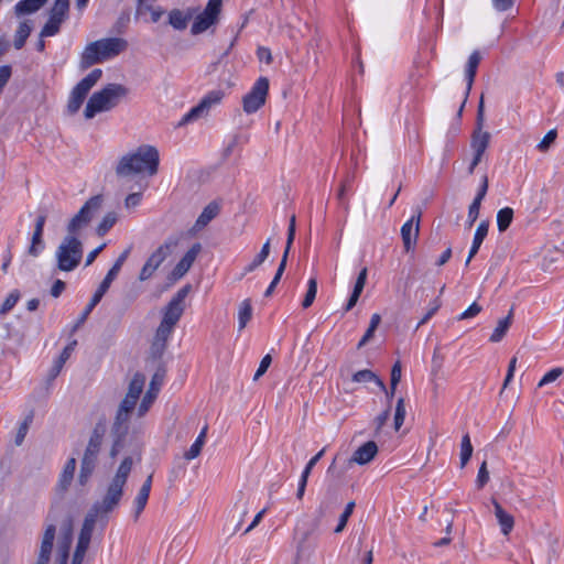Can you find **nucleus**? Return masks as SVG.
I'll return each instance as SVG.
<instances>
[{
  "label": "nucleus",
  "instance_id": "50",
  "mask_svg": "<svg viewBox=\"0 0 564 564\" xmlns=\"http://www.w3.org/2000/svg\"><path fill=\"white\" fill-rule=\"evenodd\" d=\"M154 3H150L149 9H142L140 12H138V6L135 7V19L142 17L143 14L150 12L151 14V21L153 23H156L162 15L164 14V10L161 7H153Z\"/></svg>",
  "mask_w": 564,
  "mask_h": 564
},
{
  "label": "nucleus",
  "instance_id": "58",
  "mask_svg": "<svg viewBox=\"0 0 564 564\" xmlns=\"http://www.w3.org/2000/svg\"><path fill=\"white\" fill-rule=\"evenodd\" d=\"M562 373H563V369L560 367L551 369L549 372H546L542 377V379L538 383V387L541 388L545 384H549V383L555 381Z\"/></svg>",
  "mask_w": 564,
  "mask_h": 564
},
{
  "label": "nucleus",
  "instance_id": "49",
  "mask_svg": "<svg viewBox=\"0 0 564 564\" xmlns=\"http://www.w3.org/2000/svg\"><path fill=\"white\" fill-rule=\"evenodd\" d=\"M354 180H355L354 174H347L345 180L341 182L338 194H337L338 200L346 208H348V202L345 199V194L351 189Z\"/></svg>",
  "mask_w": 564,
  "mask_h": 564
},
{
  "label": "nucleus",
  "instance_id": "56",
  "mask_svg": "<svg viewBox=\"0 0 564 564\" xmlns=\"http://www.w3.org/2000/svg\"><path fill=\"white\" fill-rule=\"evenodd\" d=\"M556 137H557L556 130L555 129L550 130L536 145L538 150L540 152H546L551 148V145L555 142Z\"/></svg>",
  "mask_w": 564,
  "mask_h": 564
},
{
  "label": "nucleus",
  "instance_id": "21",
  "mask_svg": "<svg viewBox=\"0 0 564 564\" xmlns=\"http://www.w3.org/2000/svg\"><path fill=\"white\" fill-rule=\"evenodd\" d=\"M480 61H481V55H480L479 51H474L470 54V56L468 57V61L466 64V69H465V78H466L467 86H466V91H465V98L459 107L458 115H462V112H463L464 106H465L467 98L469 96V93L471 90V87H473V84H474V80H475V77L477 74V68L479 66Z\"/></svg>",
  "mask_w": 564,
  "mask_h": 564
},
{
  "label": "nucleus",
  "instance_id": "52",
  "mask_svg": "<svg viewBox=\"0 0 564 564\" xmlns=\"http://www.w3.org/2000/svg\"><path fill=\"white\" fill-rule=\"evenodd\" d=\"M20 299V292L18 290H13L10 292V294L7 296L2 305L0 306V315L8 314L18 303Z\"/></svg>",
  "mask_w": 564,
  "mask_h": 564
},
{
  "label": "nucleus",
  "instance_id": "61",
  "mask_svg": "<svg viewBox=\"0 0 564 564\" xmlns=\"http://www.w3.org/2000/svg\"><path fill=\"white\" fill-rule=\"evenodd\" d=\"M488 481H489V471L487 469V462L484 460L478 470L477 480H476L477 487L482 488Z\"/></svg>",
  "mask_w": 564,
  "mask_h": 564
},
{
  "label": "nucleus",
  "instance_id": "64",
  "mask_svg": "<svg viewBox=\"0 0 564 564\" xmlns=\"http://www.w3.org/2000/svg\"><path fill=\"white\" fill-rule=\"evenodd\" d=\"M271 361H272V358H271L270 355H265L261 359L259 368H258V370L254 373L253 380H258L261 376H263L265 373V371L268 370V368L271 365Z\"/></svg>",
  "mask_w": 564,
  "mask_h": 564
},
{
  "label": "nucleus",
  "instance_id": "8",
  "mask_svg": "<svg viewBox=\"0 0 564 564\" xmlns=\"http://www.w3.org/2000/svg\"><path fill=\"white\" fill-rule=\"evenodd\" d=\"M102 203V195H95L90 197L69 220L67 225V235L76 236L80 229L85 228L100 210Z\"/></svg>",
  "mask_w": 564,
  "mask_h": 564
},
{
  "label": "nucleus",
  "instance_id": "48",
  "mask_svg": "<svg viewBox=\"0 0 564 564\" xmlns=\"http://www.w3.org/2000/svg\"><path fill=\"white\" fill-rule=\"evenodd\" d=\"M316 293H317V280L315 278H311L307 282L306 294L302 301L303 308H308L313 304V302L316 297Z\"/></svg>",
  "mask_w": 564,
  "mask_h": 564
},
{
  "label": "nucleus",
  "instance_id": "4",
  "mask_svg": "<svg viewBox=\"0 0 564 564\" xmlns=\"http://www.w3.org/2000/svg\"><path fill=\"white\" fill-rule=\"evenodd\" d=\"M105 435V426L97 424L93 430L80 464L78 480L85 485L93 475Z\"/></svg>",
  "mask_w": 564,
  "mask_h": 564
},
{
  "label": "nucleus",
  "instance_id": "20",
  "mask_svg": "<svg viewBox=\"0 0 564 564\" xmlns=\"http://www.w3.org/2000/svg\"><path fill=\"white\" fill-rule=\"evenodd\" d=\"M123 485L111 480L102 501L99 506H96L97 512H111L121 500L123 495Z\"/></svg>",
  "mask_w": 564,
  "mask_h": 564
},
{
  "label": "nucleus",
  "instance_id": "63",
  "mask_svg": "<svg viewBox=\"0 0 564 564\" xmlns=\"http://www.w3.org/2000/svg\"><path fill=\"white\" fill-rule=\"evenodd\" d=\"M480 312H481V306L477 302H474L466 311H464L457 317V319L458 321L468 319V318L475 317Z\"/></svg>",
  "mask_w": 564,
  "mask_h": 564
},
{
  "label": "nucleus",
  "instance_id": "26",
  "mask_svg": "<svg viewBox=\"0 0 564 564\" xmlns=\"http://www.w3.org/2000/svg\"><path fill=\"white\" fill-rule=\"evenodd\" d=\"M174 327L171 325H166L164 323H160L156 328L154 340L152 343V352L156 356H161L166 348V343L173 333Z\"/></svg>",
  "mask_w": 564,
  "mask_h": 564
},
{
  "label": "nucleus",
  "instance_id": "30",
  "mask_svg": "<svg viewBox=\"0 0 564 564\" xmlns=\"http://www.w3.org/2000/svg\"><path fill=\"white\" fill-rule=\"evenodd\" d=\"M193 10L188 9L186 12L180 9H173L169 13V24L178 31H183L187 28L188 22L193 18Z\"/></svg>",
  "mask_w": 564,
  "mask_h": 564
},
{
  "label": "nucleus",
  "instance_id": "38",
  "mask_svg": "<svg viewBox=\"0 0 564 564\" xmlns=\"http://www.w3.org/2000/svg\"><path fill=\"white\" fill-rule=\"evenodd\" d=\"M271 247V239L269 238L262 246L260 252L254 257V259L245 267L242 276L253 272L258 267H260L269 257Z\"/></svg>",
  "mask_w": 564,
  "mask_h": 564
},
{
  "label": "nucleus",
  "instance_id": "37",
  "mask_svg": "<svg viewBox=\"0 0 564 564\" xmlns=\"http://www.w3.org/2000/svg\"><path fill=\"white\" fill-rule=\"evenodd\" d=\"M513 310L511 308L509 314L505 318L499 319L497 327L494 329L489 338L491 343H499L500 340H502L509 327L511 326Z\"/></svg>",
  "mask_w": 564,
  "mask_h": 564
},
{
  "label": "nucleus",
  "instance_id": "16",
  "mask_svg": "<svg viewBox=\"0 0 564 564\" xmlns=\"http://www.w3.org/2000/svg\"><path fill=\"white\" fill-rule=\"evenodd\" d=\"M422 209L416 207L413 216L401 227V237L406 252L414 249L420 235Z\"/></svg>",
  "mask_w": 564,
  "mask_h": 564
},
{
  "label": "nucleus",
  "instance_id": "1",
  "mask_svg": "<svg viewBox=\"0 0 564 564\" xmlns=\"http://www.w3.org/2000/svg\"><path fill=\"white\" fill-rule=\"evenodd\" d=\"M160 162L159 151L152 145H140L134 152L123 155L116 166L119 177H130L142 172L149 175L158 173Z\"/></svg>",
  "mask_w": 564,
  "mask_h": 564
},
{
  "label": "nucleus",
  "instance_id": "3",
  "mask_svg": "<svg viewBox=\"0 0 564 564\" xmlns=\"http://www.w3.org/2000/svg\"><path fill=\"white\" fill-rule=\"evenodd\" d=\"M130 90L122 84H107L102 89L95 91L85 107V118L91 119L99 112L116 108L129 95Z\"/></svg>",
  "mask_w": 564,
  "mask_h": 564
},
{
  "label": "nucleus",
  "instance_id": "2",
  "mask_svg": "<svg viewBox=\"0 0 564 564\" xmlns=\"http://www.w3.org/2000/svg\"><path fill=\"white\" fill-rule=\"evenodd\" d=\"M127 47L128 42L121 37H106L91 42L80 54L79 68L85 70L93 65L113 58Z\"/></svg>",
  "mask_w": 564,
  "mask_h": 564
},
{
  "label": "nucleus",
  "instance_id": "43",
  "mask_svg": "<svg viewBox=\"0 0 564 564\" xmlns=\"http://www.w3.org/2000/svg\"><path fill=\"white\" fill-rule=\"evenodd\" d=\"M32 423H33V411H30L18 426V430H17V433L14 436V444L17 446L22 445Z\"/></svg>",
  "mask_w": 564,
  "mask_h": 564
},
{
  "label": "nucleus",
  "instance_id": "53",
  "mask_svg": "<svg viewBox=\"0 0 564 564\" xmlns=\"http://www.w3.org/2000/svg\"><path fill=\"white\" fill-rule=\"evenodd\" d=\"M354 508H355L354 501H350L346 505L344 512L339 517L338 524L334 530L335 533H340L345 529V527L348 522V519L352 514Z\"/></svg>",
  "mask_w": 564,
  "mask_h": 564
},
{
  "label": "nucleus",
  "instance_id": "39",
  "mask_svg": "<svg viewBox=\"0 0 564 564\" xmlns=\"http://www.w3.org/2000/svg\"><path fill=\"white\" fill-rule=\"evenodd\" d=\"M207 429H208L207 425L203 427V430L200 431L199 435L196 437L195 442L192 444L189 449L187 452H185V454H184L185 459L192 460L200 454L202 448L205 444Z\"/></svg>",
  "mask_w": 564,
  "mask_h": 564
},
{
  "label": "nucleus",
  "instance_id": "10",
  "mask_svg": "<svg viewBox=\"0 0 564 564\" xmlns=\"http://www.w3.org/2000/svg\"><path fill=\"white\" fill-rule=\"evenodd\" d=\"M223 0H208L206 8L199 13L192 24L191 33L193 35L207 31L212 25L216 24L221 11Z\"/></svg>",
  "mask_w": 564,
  "mask_h": 564
},
{
  "label": "nucleus",
  "instance_id": "27",
  "mask_svg": "<svg viewBox=\"0 0 564 564\" xmlns=\"http://www.w3.org/2000/svg\"><path fill=\"white\" fill-rule=\"evenodd\" d=\"M492 505L495 509V516L501 529V533L507 536L513 530L514 518L512 514L508 513L496 499L492 500Z\"/></svg>",
  "mask_w": 564,
  "mask_h": 564
},
{
  "label": "nucleus",
  "instance_id": "5",
  "mask_svg": "<svg viewBox=\"0 0 564 564\" xmlns=\"http://www.w3.org/2000/svg\"><path fill=\"white\" fill-rule=\"evenodd\" d=\"M84 254L82 241L73 235H66L56 250L57 269L65 272L75 270Z\"/></svg>",
  "mask_w": 564,
  "mask_h": 564
},
{
  "label": "nucleus",
  "instance_id": "47",
  "mask_svg": "<svg viewBox=\"0 0 564 564\" xmlns=\"http://www.w3.org/2000/svg\"><path fill=\"white\" fill-rule=\"evenodd\" d=\"M473 455V445L469 434L462 437L460 443V467L464 468Z\"/></svg>",
  "mask_w": 564,
  "mask_h": 564
},
{
  "label": "nucleus",
  "instance_id": "59",
  "mask_svg": "<svg viewBox=\"0 0 564 564\" xmlns=\"http://www.w3.org/2000/svg\"><path fill=\"white\" fill-rule=\"evenodd\" d=\"M367 274H368L367 268L361 269V271L359 272V274L357 276V280L355 282L354 290L351 293L360 296V294L362 293V290L366 285Z\"/></svg>",
  "mask_w": 564,
  "mask_h": 564
},
{
  "label": "nucleus",
  "instance_id": "29",
  "mask_svg": "<svg viewBox=\"0 0 564 564\" xmlns=\"http://www.w3.org/2000/svg\"><path fill=\"white\" fill-rule=\"evenodd\" d=\"M152 486V475L148 476L145 481L142 484L135 499H134V519L138 520L139 516L144 510Z\"/></svg>",
  "mask_w": 564,
  "mask_h": 564
},
{
  "label": "nucleus",
  "instance_id": "36",
  "mask_svg": "<svg viewBox=\"0 0 564 564\" xmlns=\"http://www.w3.org/2000/svg\"><path fill=\"white\" fill-rule=\"evenodd\" d=\"M72 545L70 532H66L57 543L56 564H67Z\"/></svg>",
  "mask_w": 564,
  "mask_h": 564
},
{
  "label": "nucleus",
  "instance_id": "45",
  "mask_svg": "<svg viewBox=\"0 0 564 564\" xmlns=\"http://www.w3.org/2000/svg\"><path fill=\"white\" fill-rule=\"evenodd\" d=\"M513 219V209L511 207L501 208L497 213V226L500 232H505Z\"/></svg>",
  "mask_w": 564,
  "mask_h": 564
},
{
  "label": "nucleus",
  "instance_id": "7",
  "mask_svg": "<svg viewBox=\"0 0 564 564\" xmlns=\"http://www.w3.org/2000/svg\"><path fill=\"white\" fill-rule=\"evenodd\" d=\"M101 76L102 70L100 68H95L76 84L72 89L67 101V110L70 115L76 113L80 109L88 93L99 82Z\"/></svg>",
  "mask_w": 564,
  "mask_h": 564
},
{
  "label": "nucleus",
  "instance_id": "12",
  "mask_svg": "<svg viewBox=\"0 0 564 564\" xmlns=\"http://www.w3.org/2000/svg\"><path fill=\"white\" fill-rule=\"evenodd\" d=\"M268 91L269 79L267 77H259L242 99L243 111L247 113L258 111L264 105Z\"/></svg>",
  "mask_w": 564,
  "mask_h": 564
},
{
  "label": "nucleus",
  "instance_id": "22",
  "mask_svg": "<svg viewBox=\"0 0 564 564\" xmlns=\"http://www.w3.org/2000/svg\"><path fill=\"white\" fill-rule=\"evenodd\" d=\"M202 250V245L199 242L194 243L187 252L183 256V258L177 262L172 271V276L176 280L182 278L193 265L196 257Z\"/></svg>",
  "mask_w": 564,
  "mask_h": 564
},
{
  "label": "nucleus",
  "instance_id": "44",
  "mask_svg": "<svg viewBox=\"0 0 564 564\" xmlns=\"http://www.w3.org/2000/svg\"><path fill=\"white\" fill-rule=\"evenodd\" d=\"M119 216L116 212L107 213L99 225L97 226L96 232L99 237H104L118 221Z\"/></svg>",
  "mask_w": 564,
  "mask_h": 564
},
{
  "label": "nucleus",
  "instance_id": "28",
  "mask_svg": "<svg viewBox=\"0 0 564 564\" xmlns=\"http://www.w3.org/2000/svg\"><path fill=\"white\" fill-rule=\"evenodd\" d=\"M220 213V205L217 202H210L200 213L193 227L194 230L199 231L205 228L214 218Z\"/></svg>",
  "mask_w": 564,
  "mask_h": 564
},
{
  "label": "nucleus",
  "instance_id": "51",
  "mask_svg": "<svg viewBox=\"0 0 564 564\" xmlns=\"http://www.w3.org/2000/svg\"><path fill=\"white\" fill-rule=\"evenodd\" d=\"M405 413H406V411H405L404 399L400 398L397 401L395 413H394V430L395 431H399L401 429V426L403 425L404 419H405Z\"/></svg>",
  "mask_w": 564,
  "mask_h": 564
},
{
  "label": "nucleus",
  "instance_id": "13",
  "mask_svg": "<svg viewBox=\"0 0 564 564\" xmlns=\"http://www.w3.org/2000/svg\"><path fill=\"white\" fill-rule=\"evenodd\" d=\"M176 245L177 241L174 239H169L163 245H161L145 261L140 271L139 280H149L163 263V261L171 254L172 248Z\"/></svg>",
  "mask_w": 564,
  "mask_h": 564
},
{
  "label": "nucleus",
  "instance_id": "33",
  "mask_svg": "<svg viewBox=\"0 0 564 564\" xmlns=\"http://www.w3.org/2000/svg\"><path fill=\"white\" fill-rule=\"evenodd\" d=\"M76 344H77L76 340H74L73 343L68 344L63 349V351L61 352L58 358L54 361V365L50 369V372H48V376H47V381L48 382L53 381L59 375L64 364L66 362V360L70 357L72 352L74 351V348H75Z\"/></svg>",
  "mask_w": 564,
  "mask_h": 564
},
{
  "label": "nucleus",
  "instance_id": "62",
  "mask_svg": "<svg viewBox=\"0 0 564 564\" xmlns=\"http://www.w3.org/2000/svg\"><path fill=\"white\" fill-rule=\"evenodd\" d=\"M480 203L478 199H474L468 208V225L471 227L479 216Z\"/></svg>",
  "mask_w": 564,
  "mask_h": 564
},
{
  "label": "nucleus",
  "instance_id": "32",
  "mask_svg": "<svg viewBox=\"0 0 564 564\" xmlns=\"http://www.w3.org/2000/svg\"><path fill=\"white\" fill-rule=\"evenodd\" d=\"M488 229H489V223L488 220H482L476 231H475V235H474V240H473V245H471V248L469 250V253H468V257L466 259V262L465 264L468 265L470 260L477 254L484 239L486 238L487 234H488Z\"/></svg>",
  "mask_w": 564,
  "mask_h": 564
},
{
  "label": "nucleus",
  "instance_id": "11",
  "mask_svg": "<svg viewBox=\"0 0 564 564\" xmlns=\"http://www.w3.org/2000/svg\"><path fill=\"white\" fill-rule=\"evenodd\" d=\"M189 291H191V285L187 284V285H184L183 288H181L174 294V296L171 299V301L166 304V306L163 310V317L161 321L162 323H164L166 325H171L173 327L176 326V324L178 323V321L181 319V317L184 313V310H185L184 301H185L186 296L188 295Z\"/></svg>",
  "mask_w": 564,
  "mask_h": 564
},
{
  "label": "nucleus",
  "instance_id": "55",
  "mask_svg": "<svg viewBox=\"0 0 564 564\" xmlns=\"http://www.w3.org/2000/svg\"><path fill=\"white\" fill-rule=\"evenodd\" d=\"M441 305L442 302L440 297L434 299L430 304L429 311H426L424 316L420 319L415 329H419L422 325L426 324L433 317V315L440 310Z\"/></svg>",
  "mask_w": 564,
  "mask_h": 564
},
{
  "label": "nucleus",
  "instance_id": "25",
  "mask_svg": "<svg viewBox=\"0 0 564 564\" xmlns=\"http://www.w3.org/2000/svg\"><path fill=\"white\" fill-rule=\"evenodd\" d=\"M377 453V444L373 441H368L354 452L350 462L358 465H366L376 457Z\"/></svg>",
  "mask_w": 564,
  "mask_h": 564
},
{
  "label": "nucleus",
  "instance_id": "17",
  "mask_svg": "<svg viewBox=\"0 0 564 564\" xmlns=\"http://www.w3.org/2000/svg\"><path fill=\"white\" fill-rule=\"evenodd\" d=\"M165 377V369L159 368L155 373L152 376L149 389L143 395L141 403L138 406V416L142 417L147 414V412L150 410L151 405L153 404L154 400L156 399L160 389L163 384Z\"/></svg>",
  "mask_w": 564,
  "mask_h": 564
},
{
  "label": "nucleus",
  "instance_id": "57",
  "mask_svg": "<svg viewBox=\"0 0 564 564\" xmlns=\"http://www.w3.org/2000/svg\"><path fill=\"white\" fill-rule=\"evenodd\" d=\"M390 408L391 405H388V408L382 411L373 421L375 424V436H378L381 429L386 425L387 421L390 417Z\"/></svg>",
  "mask_w": 564,
  "mask_h": 564
},
{
  "label": "nucleus",
  "instance_id": "41",
  "mask_svg": "<svg viewBox=\"0 0 564 564\" xmlns=\"http://www.w3.org/2000/svg\"><path fill=\"white\" fill-rule=\"evenodd\" d=\"M75 469H76V459L74 457H72L66 462L64 469L59 477V486L62 489H66L70 485V482L74 478Z\"/></svg>",
  "mask_w": 564,
  "mask_h": 564
},
{
  "label": "nucleus",
  "instance_id": "14",
  "mask_svg": "<svg viewBox=\"0 0 564 564\" xmlns=\"http://www.w3.org/2000/svg\"><path fill=\"white\" fill-rule=\"evenodd\" d=\"M485 105H484V97H480L478 109H477V118H476V129L473 132L471 141H470V148L473 149L474 153H477L478 155H484L489 142H490V133L487 131H482L484 121H485Z\"/></svg>",
  "mask_w": 564,
  "mask_h": 564
},
{
  "label": "nucleus",
  "instance_id": "35",
  "mask_svg": "<svg viewBox=\"0 0 564 564\" xmlns=\"http://www.w3.org/2000/svg\"><path fill=\"white\" fill-rule=\"evenodd\" d=\"M72 545L70 532H66L57 543L56 564H67Z\"/></svg>",
  "mask_w": 564,
  "mask_h": 564
},
{
  "label": "nucleus",
  "instance_id": "9",
  "mask_svg": "<svg viewBox=\"0 0 564 564\" xmlns=\"http://www.w3.org/2000/svg\"><path fill=\"white\" fill-rule=\"evenodd\" d=\"M68 11L69 0H55L48 12V19L40 32V36L46 37L56 35L59 32L62 24L67 19Z\"/></svg>",
  "mask_w": 564,
  "mask_h": 564
},
{
  "label": "nucleus",
  "instance_id": "40",
  "mask_svg": "<svg viewBox=\"0 0 564 564\" xmlns=\"http://www.w3.org/2000/svg\"><path fill=\"white\" fill-rule=\"evenodd\" d=\"M352 381L354 382H370L375 381L377 386L382 390L386 391V384L384 382L376 376L371 370L364 369L359 370L356 373L352 375Z\"/></svg>",
  "mask_w": 564,
  "mask_h": 564
},
{
  "label": "nucleus",
  "instance_id": "19",
  "mask_svg": "<svg viewBox=\"0 0 564 564\" xmlns=\"http://www.w3.org/2000/svg\"><path fill=\"white\" fill-rule=\"evenodd\" d=\"M135 406L126 403L124 401H121L119 404V408L117 410L112 426H111V433L112 435H121L127 436L129 431V420L131 416V413Z\"/></svg>",
  "mask_w": 564,
  "mask_h": 564
},
{
  "label": "nucleus",
  "instance_id": "24",
  "mask_svg": "<svg viewBox=\"0 0 564 564\" xmlns=\"http://www.w3.org/2000/svg\"><path fill=\"white\" fill-rule=\"evenodd\" d=\"M144 384L145 376L141 372H135L129 383L128 392L122 401L135 406L143 391Z\"/></svg>",
  "mask_w": 564,
  "mask_h": 564
},
{
  "label": "nucleus",
  "instance_id": "42",
  "mask_svg": "<svg viewBox=\"0 0 564 564\" xmlns=\"http://www.w3.org/2000/svg\"><path fill=\"white\" fill-rule=\"evenodd\" d=\"M131 468H132V458L130 456H127L123 458V460L119 465V468H118L115 477L112 478V481H116V482L124 486L127 482V479L129 477V474L131 471Z\"/></svg>",
  "mask_w": 564,
  "mask_h": 564
},
{
  "label": "nucleus",
  "instance_id": "46",
  "mask_svg": "<svg viewBox=\"0 0 564 564\" xmlns=\"http://www.w3.org/2000/svg\"><path fill=\"white\" fill-rule=\"evenodd\" d=\"M252 316V306L251 301L249 299L242 301L239 307L238 319H239V329H243L248 322Z\"/></svg>",
  "mask_w": 564,
  "mask_h": 564
},
{
  "label": "nucleus",
  "instance_id": "15",
  "mask_svg": "<svg viewBox=\"0 0 564 564\" xmlns=\"http://www.w3.org/2000/svg\"><path fill=\"white\" fill-rule=\"evenodd\" d=\"M225 94L220 89L209 91L204 98L199 101V104L193 107L181 120V124L188 123L197 118L202 117L204 113H207L208 110L218 105Z\"/></svg>",
  "mask_w": 564,
  "mask_h": 564
},
{
  "label": "nucleus",
  "instance_id": "60",
  "mask_svg": "<svg viewBox=\"0 0 564 564\" xmlns=\"http://www.w3.org/2000/svg\"><path fill=\"white\" fill-rule=\"evenodd\" d=\"M402 369H401V362L397 361L391 369V378H390V384L391 390H397V387L401 380Z\"/></svg>",
  "mask_w": 564,
  "mask_h": 564
},
{
  "label": "nucleus",
  "instance_id": "23",
  "mask_svg": "<svg viewBox=\"0 0 564 564\" xmlns=\"http://www.w3.org/2000/svg\"><path fill=\"white\" fill-rule=\"evenodd\" d=\"M55 524H48L44 531L37 564H48L55 539Z\"/></svg>",
  "mask_w": 564,
  "mask_h": 564
},
{
  "label": "nucleus",
  "instance_id": "34",
  "mask_svg": "<svg viewBox=\"0 0 564 564\" xmlns=\"http://www.w3.org/2000/svg\"><path fill=\"white\" fill-rule=\"evenodd\" d=\"M32 30L33 22L31 20H25L19 23L13 41V45L17 50H20L24 46L25 41L30 36Z\"/></svg>",
  "mask_w": 564,
  "mask_h": 564
},
{
  "label": "nucleus",
  "instance_id": "31",
  "mask_svg": "<svg viewBox=\"0 0 564 564\" xmlns=\"http://www.w3.org/2000/svg\"><path fill=\"white\" fill-rule=\"evenodd\" d=\"M295 230H296V218H295V215H292L290 218V224H289V228H288L286 246H285L282 259L280 261V264L276 269L278 275L283 274L285 271L289 253H290L292 243L295 238Z\"/></svg>",
  "mask_w": 564,
  "mask_h": 564
},
{
  "label": "nucleus",
  "instance_id": "54",
  "mask_svg": "<svg viewBox=\"0 0 564 564\" xmlns=\"http://www.w3.org/2000/svg\"><path fill=\"white\" fill-rule=\"evenodd\" d=\"M14 11L19 17L35 12V0H20L14 6Z\"/></svg>",
  "mask_w": 564,
  "mask_h": 564
},
{
  "label": "nucleus",
  "instance_id": "18",
  "mask_svg": "<svg viewBox=\"0 0 564 564\" xmlns=\"http://www.w3.org/2000/svg\"><path fill=\"white\" fill-rule=\"evenodd\" d=\"M95 522V516H91V518H86L84 525L80 530L78 542L73 555L72 564H82L83 558L85 556V553L89 546L90 539H91V532H93V525Z\"/></svg>",
  "mask_w": 564,
  "mask_h": 564
},
{
  "label": "nucleus",
  "instance_id": "6",
  "mask_svg": "<svg viewBox=\"0 0 564 564\" xmlns=\"http://www.w3.org/2000/svg\"><path fill=\"white\" fill-rule=\"evenodd\" d=\"M130 253V249H126L119 257L118 259L116 260V262L113 263V265L110 268V270L108 271V273L106 274V276L104 278V280L101 281V283L99 284L98 289L96 290V292L94 293L93 297L90 299V302L87 304V306L85 307V310L83 311V313L80 314L75 327H78L79 325H82L83 323H85V321L87 319V317L89 316V314L91 313V311L95 308V306L101 301L102 296L105 295V293L108 291V289L110 288V284L112 283V281L117 278L122 264L124 263V261L127 260L128 256Z\"/></svg>",
  "mask_w": 564,
  "mask_h": 564
}]
</instances>
